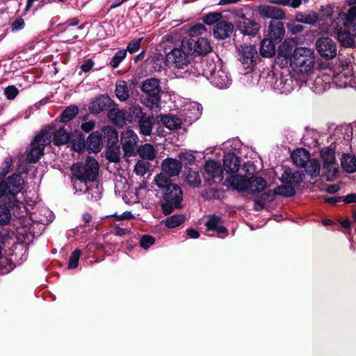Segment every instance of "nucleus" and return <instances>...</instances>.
<instances>
[{"instance_id":"1","label":"nucleus","mask_w":356,"mask_h":356,"mask_svg":"<svg viewBox=\"0 0 356 356\" xmlns=\"http://www.w3.org/2000/svg\"><path fill=\"white\" fill-rule=\"evenodd\" d=\"M13 164V159L7 156L0 167V197H8L13 202H18L16 195L26 192V181L18 173L7 176Z\"/></svg>"},{"instance_id":"2","label":"nucleus","mask_w":356,"mask_h":356,"mask_svg":"<svg viewBox=\"0 0 356 356\" xmlns=\"http://www.w3.org/2000/svg\"><path fill=\"white\" fill-rule=\"evenodd\" d=\"M290 63L293 70L300 73L308 72L315 64L314 52L307 47H297L290 56Z\"/></svg>"},{"instance_id":"3","label":"nucleus","mask_w":356,"mask_h":356,"mask_svg":"<svg viewBox=\"0 0 356 356\" xmlns=\"http://www.w3.org/2000/svg\"><path fill=\"white\" fill-rule=\"evenodd\" d=\"M185 41H181L179 47H174L165 54V63L177 69H184L191 60V52Z\"/></svg>"},{"instance_id":"4","label":"nucleus","mask_w":356,"mask_h":356,"mask_svg":"<svg viewBox=\"0 0 356 356\" xmlns=\"http://www.w3.org/2000/svg\"><path fill=\"white\" fill-rule=\"evenodd\" d=\"M71 170L76 179L81 181H92L98 175L99 164L95 159L88 157L85 164L75 163L72 165Z\"/></svg>"},{"instance_id":"5","label":"nucleus","mask_w":356,"mask_h":356,"mask_svg":"<svg viewBox=\"0 0 356 356\" xmlns=\"http://www.w3.org/2000/svg\"><path fill=\"white\" fill-rule=\"evenodd\" d=\"M44 133L45 131H40L31 143V149L26 156L28 163H36L43 155L44 147L50 144L49 138L44 137Z\"/></svg>"},{"instance_id":"6","label":"nucleus","mask_w":356,"mask_h":356,"mask_svg":"<svg viewBox=\"0 0 356 356\" xmlns=\"http://www.w3.org/2000/svg\"><path fill=\"white\" fill-rule=\"evenodd\" d=\"M41 131H45L43 136L49 138L50 143L53 142L58 146L66 144L70 138V133L64 127L56 123L47 126Z\"/></svg>"},{"instance_id":"7","label":"nucleus","mask_w":356,"mask_h":356,"mask_svg":"<svg viewBox=\"0 0 356 356\" xmlns=\"http://www.w3.org/2000/svg\"><path fill=\"white\" fill-rule=\"evenodd\" d=\"M16 200L18 202H13L8 197H0V227L10 224L13 218L12 209L21 208L22 202L17 195Z\"/></svg>"},{"instance_id":"8","label":"nucleus","mask_w":356,"mask_h":356,"mask_svg":"<svg viewBox=\"0 0 356 356\" xmlns=\"http://www.w3.org/2000/svg\"><path fill=\"white\" fill-rule=\"evenodd\" d=\"M138 135L131 129H127L121 133L120 144L125 156H134L138 149Z\"/></svg>"},{"instance_id":"9","label":"nucleus","mask_w":356,"mask_h":356,"mask_svg":"<svg viewBox=\"0 0 356 356\" xmlns=\"http://www.w3.org/2000/svg\"><path fill=\"white\" fill-rule=\"evenodd\" d=\"M330 75L332 83L337 87L345 88L348 86H352L354 81L353 67L350 64H346V65L342 64L338 72L336 74L333 72Z\"/></svg>"},{"instance_id":"10","label":"nucleus","mask_w":356,"mask_h":356,"mask_svg":"<svg viewBox=\"0 0 356 356\" xmlns=\"http://www.w3.org/2000/svg\"><path fill=\"white\" fill-rule=\"evenodd\" d=\"M316 48L319 55L325 59H332L337 56V44L328 37L319 38L316 42Z\"/></svg>"},{"instance_id":"11","label":"nucleus","mask_w":356,"mask_h":356,"mask_svg":"<svg viewBox=\"0 0 356 356\" xmlns=\"http://www.w3.org/2000/svg\"><path fill=\"white\" fill-rule=\"evenodd\" d=\"M142 91L150 99L152 104H156L160 101V81L156 78L145 80L141 86Z\"/></svg>"},{"instance_id":"12","label":"nucleus","mask_w":356,"mask_h":356,"mask_svg":"<svg viewBox=\"0 0 356 356\" xmlns=\"http://www.w3.org/2000/svg\"><path fill=\"white\" fill-rule=\"evenodd\" d=\"M321 155L323 161V168L328 170V176L336 177L338 173V169L335 161L334 151L329 147L323 148L321 151Z\"/></svg>"},{"instance_id":"13","label":"nucleus","mask_w":356,"mask_h":356,"mask_svg":"<svg viewBox=\"0 0 356 356\" xmlns=\"http://www.w3.org/2000/svg\"><path fill=\"white\" fill-rule=\"evenodd\" d=\"M205 180L211 184V181L218 179L222 180V168L220 162L213 160L207 161L204 164Z\"/></svg>"},{"instance_id":"14","label":"nucleus","mask_w":356,"mask_h":356,"mask_svg":"<svg viewBox=\"0 0 356 356\" xmlns=\"http://www.w3.org/2000/svg\"><path fill=\"white\" fill-rule=\"evenodd\" d=\"M188 45V49L191 54H197V55H206L211 51V46L209 41L204 38H200L196 41L187 40L185 41Z\"/></svg>"},{"instance_id":"15","label":"nucleus","mask_w":356,"mask_h":356,"mask_svg":"<svg viewBox=\"0 0 356 356\" xmlns=\"http://www.w3.org/2000/svg\"><path fill=\"white\" fill-rule=\"evenodd\" d=\"M113 101L108 97L100 95L95 97L89 106V111L92 114H98L114 105Z\"/></svg>"},{"instance_id":"16","label":"nucleus","mask_w":356,"mask_h":356,"mask_svg":"<svg viewBox=\"0 0 356 356\" xmlns=\"http://www.w3.org/2000/svg\"><path fill=\"white\" fill-rule=\"evenodd\" d=\"M257 55L256 47L251 44L241 45L238 49V56L243 64H251Z\"/></svg>"},{"instance_id":"17","label":"nucleus","mask_w":356,"mask_h":356,"mask_svg":"<svg viewBox=\"0 0 356 356\" xmlns=\"http://www.w3.org/2000/svg\"><path fill=\"white\" fill-rule=\"evenodd\" d=\"M258 13L260 15L266 18L282 20L285 18L284 11L276 6L261 5L258 6Z\"/></svg>"},{"instance_id":"18","label":"nucleus","mask_w":356,"mask_h":356,"mask_svg":"<svg viewBox=\"0 0 356 356\" xmlns=\"http://www.w3.org/2000/svg\"><path fill=\"white\" fill-rule=\"evenodd\" d=\"M269 39L275 43H280L284 38L285 29L284 23L280 21L272 20L268 25Z\"/></svg>"},{"instance_id":"19","label":"nucleus","mask_w":356,"mask_h":356,"mask_svg":"<svg viewBox=\"0 0 356 356\" xmlns=\"http://www.w3.org/2000/svg\"><path fill=\"white\" fill-rule=\"evenodd\" d=\"M209 79L214 86L220 88H227L231 83L227 74L222 68L212 70Z\"/></svg>"},{"instance_id":"20","label":"nucleus","mask_w":356,"mask_h":356,"mask_svg":"<svg viewBox=\"0 0 356 356\" xmlns=\"http://www.w3.org/2000/svg\"><path fill=\"white\" fill-rule=\"evenodd\" d=\"M332 77L330 74H323L318 76L312 82L311 88L316 93H321L331 87Z\"/></svg>"},{"instance_id":"21","label":"nucleus","mask_w":356,"mask_h":356,"mask_svg":"<svg viewBox=\"0 0 356 356\" xmlns=\"http://www.w3.org/2000/svg\"><path fill=\"white\" fill-rule=\"evenodd\" d=\"M234 31V26L231 22L222 20L218 22L213 29V35L218 39L228 38Z\"/></svg>"},{"instance_id":"22","label":"nucleus","mask_w":356,"mask_h":356,"mask_svg":"<svg viewBox=\"0 0 356 356\" xmlns=\"http://www.w3.org/2000/svg\"><path fill=\"white\" fill-rule=\"evenodd\" d=\"M238 28L243 34L255 35L259 30L260 26L254 20L242 15L238 22Z\"/></svg>"},{"instance_id":"23","label":"nucleus","mask_w":356,"mask_h":356,"mask_svg":"<svg viewBox=\"0 0 356 356\" xmlns=\"http://www.w3.org/2000/svg\"><path fill=\"white\" fill-rule=\"evenodd\" d=\"M163 171L170 176H177L181 170V162L175 159L168 158L161 164Z\"/></svg>"},{"instance_id":"24","label":"nucleus","mask_w":356,"mask_h":356,"mask_svg":"<svg viewBox=\"0 0 356 356\" xmlns=\"http://www.w3.org/2000/svg\"><path fill=\"white\" fill-rule=\"evenodd\" d=\"M227 184L238 192L245 193L248 180L245 177L238 175H232L226 179Z\"/></svg>"},{"instance_id":"25","label":"nucleus","mask_w":356,"mask_h":356,"mask_svg":"<svg viewBox=\"0 0 356 356\" xmlns=\"http://www.w3.org/2000/svg\"><path fill=\"white\" fill-rule=\"evenodd\" d=\"M102 136L103 143L106 147L111 148L116 145L118 142V131L110 126L104 127L100 132Z\"/></svg>"},{"instance_id":"26","label":"nucleus","mask_w":356,"mask_h":356,"mask_svg":"<svg viewBox=\"0 0 356 356\" xmlns=\"http://www.w3.org/2000/svg\"><path fill=\"white\" fill-rule=\"evenodd\" d=\"M110 120L118 127H123L128 124L127 121V110L111 108L108 113Z\"/></svg>"},{"instance_id":"27","label":"nucleus","mask_w":356,"mask_h":356,"mask_svg":"<svg viewBox=\"0 0 356 356\" xmlns=\"http://www.w3.org/2000/svg\"><path fill=\"white\" fill-rule=\"evenodd\" d=\"M181 42V36L177 31H173L164 35L162 38L161 45L163 47V50L167 51L168 49H172L174 47H177Z\"/></svg>"},{"instance_id":"28","label":"nucleus","mask_w":356,"mask_h":356,"mask_svg":"<svg viewBox=\"0 0 356 356\" xmlns=\"http://www.w3.org/2000/svg\"><path fill=\"white\" fill-rule=\"evenodd\" d=\"M102 134L99 131L92 132L87 138V147L92 152H99L103 146Z\"/></svg>"},{"instance_id":"29","label":"nucleus","mask_w":356,"mask_h":356,"mask_svg":"<svg viewBox=\"0 0 356 356\" xmlns=\"http://www.w3.org/2000/svg\"><path fill=\"white\" fill-rule=\"evenodd\" d=\"M163 198L165 201L179 202L182 200V191L177 184L171 185L163 191Z\"/></svg>"},{"instance_id":"30","label":"nucleus","mask_w":356,"mask_h":356,"mask_svg":"<svg viewBox=\"0 0 356 356\" xmlns=\"http://www.w3.org/2000/svg\"><path fill=\"white\" fill-rule=\"evenodd\" d=\"M248 184L245 193H260L266 186V181L261 177H252L248 178Z\"/></svg>"},{"instance_id":"31","label":"nucleus","mask_w":356,"mask_h":356,"mask_svg":"<svg viewBox=\"0 0 356 356\" xmlns=\"http://www.w3.org/2000/svg\"><path fill=\"white\" fill-rule=\"evenodd\" d=\"M140 157L142 160L153 161L156 158V150L150 143H145L138 147L137 149Z\"/></svg>"},{"instance_id":"32","label":"nucleus","mask_w":356,"mask_h":356,"mask_svg":"<svg viewBox=\"0 0 356 356\" xmlns=\"http://www.w3.org/2000/svg\"><path fill=\"white\" fill-rule=\"evenodd\" d=\"M207 231H216L220 234L227 233V229L222 225L221 218L216 216H211L205 224Z\"/></svg>"},{"instance_id":"33","label":"nucleus","mask_w":356,"mask_h":356,"mask_svg":"<svg viewBox=\"0 0 356 356\" xmlns=\"http://www.w3.org/2000/svg\"><path fill=\"white\" fill-rule=\"evenodd\" d=\"M140 134L150 136L152 131L154 118L152 115H145L138 122Z\"/></svg>"},{"instance_id":"34","label":"nucleus","mask_w":356,"mask_h":356,"mask_svg":"<svg viewBox=\"0 0 356 356\" xmlns=\"http://www.w3.org/2000/svg\"><path fill=\"white\" fill-rule=\"evenodd\" d=\"M240 160L234 154H228L224 158V167L227 172H236L240 167Z\"/></svg>"},{"instance_id":"35","label":"nucleus","mask_w":356,"mask_h":356,"mask_svg":"<svg viewBox=\"0 0 356 356\" xmlns=\"http://www.w3.org/2000/svg\"><path fill=\"white\" fill-rule=\"evenodd\" d=\"M293 163L300 167H303L309 159V152L303 148L293 151L291 155Z\"/></svg>"},{"instance_id":"36","label":"nucleus","mask_w":356,"mask_h":356,"mask_svg":"<svg viewBox=\"0 0 356 356\" xmlns=\"http://www.w3.org/2000/svg\"><path fill=\"white\" fill-rule=\"evenodd\" d=\"M146 113L143 112V110L140 106H131L127 111V121L128 124H131L133 122H138Z\"/></svg>"},{"instance_id":"37","label":"nucleus","mask_w":356,"mask_h":356,"mask_svg":"<svg viewBox=\"0 0 356 356\" xmlns=\"http://www.w3.org/2000/svg\"><path fill=\"white\" fill-rule=\"evenodd\" d=\"M274 41L270 39H264L261 43L260 53L264 57H272L275 54Z\"/></svg>"},{"instance_id":"38","label":"nucleus","mask_w":356,"mask_h":356,"mask_svg":"<svg viewBox=\"0 0 356 356\" xmlns=\"http://www.w3.org/2000/svg\"><path fill=\"white\" fill-rule=\"evenodd\" d=\"M161 121L165 127L170 130L179 129L181 125V119L175 115H163L161 117Z\"/></svg>"},{"instance_id":"39","label":"nucleus","mask_w":356,"mask_h":356,"mask_svg":"<svg viewBox=\"0 0 356 356\" xmlns=\"http://www.w3.org/2000/svg\"><path fill=\"white\" fill-rule=\"evenodd\" d=\"M341 166L348 172H355L356 171V157L350 154L343 155Z\"/></svg>"},{"instance_id":"40","label":"nucleus","mask_w":356,"mask_h":356,"mask_svg":"<svg viewBox=\"0 0 356 356\" xmlns=\"http://www.w3.org/2000/svg\"><path fill=\"white\" fill-rule=\"evenodd\" d=\"M318 15L315 12H309L307 13H297L296 15V19L301 23L307 24H314L318 21Z\"/></svg>"},{"instance_id":"41","label":"nucleus","mask_w":356,"mask_h":356,"mask_svg":"<svg viewBox=\"0 0 356 356\" xmlns=\"http://www.w3.org/2000/svg\"><path fill=\"white\" fill-rule=\"evenodd\" d=\"M354 35L349 31L339 30L337 33V37L341 44L346 47H351L355 44Z\"/></svg>"},{"instance_id":"42","label":"nucleus","mask_w":356,"mask_h":356,"mask_svg":"<svg viewBox=\"0 0 356 356\" xmlns=\"http://www.w3.org/2000/svg\"><path fill=\"white\" fill-rule=\"evenodd\" d=\"M284 181L290 184H298L302 181V174L298 171L292 172L291 170L284 171L282 176Z\"/></svg>"},{"instance_id":"43","label":"nucleus","mask_w":356,"mask_h":356,"mask_svg":"<svg viewBox=\"0 0 356 356\" xmlns=\"http://www.w3.org/2000/svg\"><path fill=\"white\" fill-rule=\"evenodd\" d=\"M115 95L120 101H126L129 96V89L124 81H118L115 84Z\"/></svg>"},{"instance_id":"44","label":"nucleus","mask_w":356,"mask_h":356,"mask_svg":"<svg viewBox=\"0 0 356 356\" xmlns=\"http://www.w3.org/2000/svg\"><path fill=\"white\" fill-rule=\"evenodd\" d=\"M306 172L311 177H316L319 175L321 165L318 160L309 159L305 166Z\"/></svg>"},{"instance_id":"45","label":"nucleus","mask_w":356,"mask_h":356,"mask_svg":"<svg viewBox=\"0 0 356 356\" xmlns=\"http://www.w3.org/2000/svg\"><path fill=\"white\" fill-rule=\"evenodd\" d=\"M79 108L75 105H71L67 107L60 116L61 122H68L72 120L78 113Z\"/></svg>"},{"instance_id":"46","label":"nucleus","mask_w":356,"mask_h":356,"mask_svg":"<svg viewBox=\"0 0 356 356\" xmlns=\"http://www.w3.org/2000/svg\"><path fill=\"white\" fill-rule=\"evenodd\" d=\"M186 180L193 187H199L201 184L200 174L197 171L188 170L186 172Z\"/></svg>"},{"instance_id":"47","label":"nucleus","mask_w":356,"mask_h":356,"mask_svg":"<svg viewBox=\"0 0 356 356\" xmlns=\"http://www.w3.org/2000/svg\"><path fill=\"white\" fill-rule=\"evenodd\" d=\"M184 220L183 215H173L165 219V225L168 228H175L182 224Z\"/></svg>"},{"instance_id":"48","label":"nucleus","mask_w":356,"mask_h":356,"mask_svg":"<svg viewBox=\"0 0 356 356\" xmlns=\"http://www.w3.org/2000/svg\"><path fill=\"white\" fill-rule=\"evenodd\" d=\"M154 181L158 187L163 188L164 191L170 186L175 185V184L171 183L170 179L168 177V176L163 173L157 175L154 177Z\"/></svg>"},{"instance_id":"49","label":"nucleus","mask_w":356,"mask_h":356,"mask_svg":"<svg viewBox=\"0 0 356 356\" xmlns=\"http://www.w3.org/2000/svg\"><path fill=\"white\" fill-rule=\"evenodd\" d=\"M295 193L296 191L294 188L289 185L280 186L275 189V194L285 197L293 196Z\"/></svg>"},{"instance_id":"50","label":"nucleus","mask_w":356,"mask_h":356,"mask_svg":"<svg viewBox=\"0 0 356 356\" xmlns=\"http://www.w3.org/2000/svg\"><path fill=\"white\" fill-rule=\"evenodd\" d=\"M127 50L120 49L115 53L110 61V65L113 68H117L120 63L125 58Z\"/></svg>"},{"instance_id":"51","label":"nucleus","mask_w":356,"mask_h":356,"mask_svg":"<svg viewBox=\"0 0 356 356\" xmlns=\"http://www.w3.org/2000/svg\"><path fill=\"white\" fill-rule=\"evenodd\" d=\"M181 207V203L179 202L165 201L161 204L162 211L165 215L170 214L175 209Z\"/></svg>"},{"instance_id":"52","label":"nucleus","mask_w":356,"mask_h":356,"mask_svg":"<svg viewBox=\"0 0 356 356\" xmlns=\"http://www.w3.org/2000/svg\"><path fill=\"white\" fill-rule=\"evenodd\" d=\"M207 29L203 24L197 23L188 29V33L191 37H197L205 33Z\"/></svg>"},{"instance_id":"53","label":"nucleus","mask_w":356,"mask_h":356,"mask_svg":"<svg viewBox=\"0 0 356 356\" xmlns=\"http://www.w3.org/2000/svg\"><path fill=\"white\" fill-rule=\"evenodd\" d=\"M149 164L144 160H138L134 167V172L140 176H143L149 170Z\"/></svg>"},{"instance_id":"54","label":"nucleus","mask_w":356,"mask_h":356,"mask_svg":"<svg viewBox=\"0 0 356 356\" xmlns=\"http://www.w3.org/2000/svg\"><path fill=\"white\" fill-rule=\"evenodd\" d=\"M222 17L220 13H211L202 17V21L204 24L208 25L213 24L214 23L219 22Z\"/></svg>"},{"instance_id":"55","label":"nucleus","mask_w":356,"mask_h":356,"mask_svg":"<svg viewBox=\"0 0 356 356\" xmlns=\"http://www.w3.org/2000/svg\"><path fill=\"white\" fill-rule=\"evenodd\" d=\"M317 14L318 15L319 17L318 20L327 21L330 19V21H332V17L333 15V8L329 6L323 7L319 13Z\"/></svg>"},{"instance_id":"56","label":"nucleus","mask_w":356,"mask_h":356,"mask_svg":"<svg viewBox=\"0 0 356 356\" xmlns=\"http://www.w3.org/2000/svg\"><path fill=\"white\" fill-rule=\"evenodd\" d=\"M81 254V251L79 249H76L72 252L68 261V268H75L78 266Z\"/></svg>"},{"instance_id":"57","label":"nucleus","mask_w":356,"mask_h":356,"mask_svg":"<svg viewBox=\"0 0 356 356\" xmlns=\"http://www.w3.org/2000/svg\"><path fill=\"white\" fill-rule=\"evenodd\" d=\"M143 38H138L132 40L127 47V52L134 54L138 51L140 47V44Z\"/></svg>"},{"instance_id":"58","label":"nucleus","mask_w":356,"mask_h":356,"mask_svg":"<svg viewBox=\"0 0 356 356\" xmlns=\"http://www.w3.org/2000/svg\"><path fill=\"white\" fill-rule=\"evenodd\" d=\"M18 94L19 90L15 86H9L4 89V95L9 100L14 99Z\"/></svg>"},{"instance_id":"59","label":"nucleus","mask_w":356,"mask_h":356,"mask_svg":"<svg viewBox=\"0 0 356 356\" xmlns=\"http://www.w3.org/2000/svg\"><path fill=\"white\" fill-rule=\"evenodd\" d=\"M154 243V238L149 235H144L140 238V244L144 249L149 248Z\"/></svg>"},{"instance_id":"60","label":"nucleus","mask_w":356,"mask_h":356,"mask_svg":"<svg viewBox=\"0 0 356 356\" xmlns=\"http://www.w3.org/2000/svg\"><path fill=\"white\" fill-rule=\"evenodd\" d=\"M86 193L87 195L86 198L88 200H91L93 198H95V200H97L100 197L99 194L98 193V189H97V188H95V187L87 188Z\"/></svg>"},{"instance_id":"61","label":"nucleus","mask_w":356,"mask_h":356,"mask_svg":"<svg viewBox=\"0 0 356 356\" xmlns=\"http://www.w3.org/2000/svg\"><path fill=\"white\" fill-rule=\"evenodd\" d=\"M95 121L93 120H89V121H86V122H84L81 124V129L86 132V133H88L90 132V131H92L94 128H95Z\"/></svg>"},{"instance_id":"62","label":"nucleus","mask_w":356,"mask_h":356,"mask_svg":"<svg viewBox=\"0 0 356 356\" xmlns=\"http://www.w3.org/2000/svg\"><path fill=\"white\" fill-rule=\"evenodd\" d=\"M24 26V21L22 18L16 19L12 24V31L22 30Z\"/></svg>"},{"instance_id":"63","label":"nucleus","mask_w":356,"mask_h":356,"mask_svg":"<svg viewBox=\"0 0 356 356\" xmlns=\"http://www.w3.org/2000/svg\"><path fill=\"white\" fill-rule=\"evenodd\" d=\"M93 65V61L90 59H88L81 65V69L83 72H88L92 68Z\"/></svg>"},{"instance_id":"64","label":"nucleus","mask_w":356,"mask_h":356,"mask_svg":"<svg viewBox=\"0 0 356 356\" xmlns=\"http://www.w3.org/2000/svg\"><path fill=\"white\" fill-rule=\"evenodd\" d=\"M343 200L347 204L356 202V193H351L344 196Z\"/></svg>"}]
</instances>
